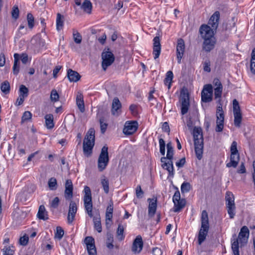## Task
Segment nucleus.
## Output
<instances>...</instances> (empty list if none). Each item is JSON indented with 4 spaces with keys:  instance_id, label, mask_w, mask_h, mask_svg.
<instances>
[{
    "instance_id": "obj_29",
    "label": "nucleus",
    "mask_w": 255,
    "mask_h": 255,
    "mask_svg": "<svg viewBox=\"0 0 255 255\" xmlns=\"http://www.w3.org/2000/svg\"><path fill=\"white\" fill-rule=\"evenodd\" d=\"M174 208L173 211L174 212H179L180 210L185 206V200L183 199L178 200L177 201H174Z\"/></svg>"
},
{
    "instance_id": "obj_62",
    "label": "nucleus",
    "mask_w": 255,
    "mask_h": 255,
    "mask_svg": "<svg viewBox=\"0 0 255 255\" xmlns=\"http://www.w3.org/2000/svg\"><path fill=\"white\" fill-rule=\"evenodd\" d=\"M20 57L22 63L25 64L28 62V58L26 53H22L20 56L19 55Z\"/></svg>"
},
{
    "instance_id": "obj_22",
    "label": "nucleus",
    "mask_w": 255,
    "mask_h": 255,
    "mask_svg": "<svg viewBox=\"0 0 255 255\" xmlns=\"http://www.w3.org/2000/svg\"><path fill=\"white\" fill-rule=\"evenodd\" d=\"M194 146L196 156L199 160H201L203 156V141H202V140L199 141L196 139V141H194Z\"/></svg>"
},
{
    "instance_id": "obj_1",
    "label": "nucleus",
    "mask_w": 255,
    "mask_h": 255,
    "mask_svg": "<svg viewBox=\"0 0 255 255\" xmlns=\"http://www.w3.org/2000/svg\"><path fill=\"white\" fill-rule=\"evenodd\" d=\"M199 31L204 39L203 49L207 52H210L214 48L216 43L214 31L208 25L203 24L200 26Z\"/></svg>"
},
{
    "instance_id": "obj_5",
    "label": "nucleus",
    "mask_w": 255,
    "mask_h": 255,
    "mask_svg": "<svg viewBox=\"0 0 255 255\" xmlns=\"http://www.w3.org/2000/svg\"><path fill=\"white\" fill-rule=\"evenodd\" d=\"M237 147V142L235 141H233L230 147V161L226 164V166L227 167H233L234 168H236L238 165L240 157Z\"/></svg>"
},
{
    "instance_id": "obj_43",
    "label": "nucleus",
    "mask_w": 255,
    "mask_h": 255,
    "mask_svg": "<svg viewBox=\"0 0 255 255\" xmlns=\"http://www.w3.org/2000/svg\"><path fill=\"white\" fill-rule=\"evenodd\" d=\"M48 185L51 190H55L57 188V182L55 178H50L48 182Z\"/></svg>"
},
{
    "instance_id": "obj_33",
    "label": "nucleus",
    "mask_w": 255,
    "mask_h": 255,
    "mask_svg": "<svg viewBox=\"0 0 255 255\" xmlns=\"http://www.w3.org/2000/svg\"><path fill=\"white\" fill-rule=\"evenodd\" d=\"M173 78V74L171 71H168L166 74V77L164 80V84L168 87L169 89L171 87V84Z\"/></svg>"
},
{
    "instance_id": "obj_52",
    "label": "nucleus",
    "mask_w": 255,
    "mask_h": 255,
    "mask_svg": "<svg viewBox=\"0 0 255 255\" xmlns=\"http://www.w3.org/2000/svg\"><path fill=\"white\" fill-rule=\"evenodd\" d=\"M73 39L75 42L77 44H80L82 41V36L77 31H74L73 33Z\"/></svg>"
},
{
    "instance_id": "obj_40",
    "label": "nucleus",
    "mask_w": 255,
    "mask_h": 255,
    "mask_svg": "<svg viewBox=\"0 0 255 255\" xmlns=\"http://www.w3.org/2000/svg\"><path fill=\"white\" fill-rule=\"evenodd\" d=\"M167 154L165 157L167 159H172L173 157V148L171 142L167 144Z\"/></svg>"
},
{
    "instance_id": "obj_31",
    "label": "nucleus",
    "mask_w": 255,
    "mask_h": 255,
    "mask_svg": "<svg viewBox=\"0 0 255 255\" xmlns=\"http://www.w3.org/2000/svg\"><path fill=\"white\" fill-rule=\"evenodd\" d=\"M14 57V64L12 67V71L14 75H17L19 70V66L18 65V61L19 59V54L18 53H15L13 55Z\"/></svg>"
},
{
    "instance_id": "obj_26",
    "label": "nucleus",
    "mask_w": 255,
    "mask_h": 255,
    "mask_svg": "<svg viewBox=\"0 0 255 255\" xmlns=\"http://www.w3.org/2000/svg\"><path fill=\"white\" fill-rule=\"evenodd\" d=\"M114 210V204L112 200H110L109 205L107 207L106 212V218L107 221H112Z\"/></svg>"
},
{
    "instance_id": "obj_19",
    "label": "nucleus",
    "mask_w": 255,
    "mask_h": 255,
    "mask_svg": "<svg viewBox=\"0 0 255 255\" xmlns=\"http://www.w3.org/2000/svg\"><path fill=\"white\" fill-rule=\"evenodd\" d=\"M153 55L155 59L158 58L161 52L160 40L158 36H155L153 38Z\"/></svg>"
},
{
    "instance_id": "obj_32",
    "label": "nucleus",
    "mask_w": 255,
    "mask_h": 255,
    "mask_svg": "<svg viewBox=\"0 0 255 255\" xmlns=\"http://www.w3.org/2000/svg\"><path fill=\"white\" fill-rule=\"evenodd\" d=\"M193 134L194 137V141H196V139L199 141L200 140L203 141L202 130L200 128L195 127L193 129Z\"/></svg>"
},
{
    "instance_id": "obj_7",
    "label": "nucleus",
    "mask_w": 255,
    "mask_h": 255,
    "mask_svg": "<svg viewBox=\"0 0 255 255\" xmlns=\"http://www.w3.org/2000/svg\"><path fill=\"white\" fill-rule=\"evenodd\" d=\"M226 204L227 208L228 213L231 219L234 218L235 215V204L234 202V196L230 191H227L226 194Z\"/></svg>"
},
{
    "instance_id": "obj_34",
    "label": "nucleus",
    "mask_w": 255,
    "mask_h": 255,
    "mask_svg": "<svg viewBox=\"0 0 255 255\" xmlns=\"http://www.w3.org/2000/svg\"><path fill=\"white\" fill-rule=\"evenodd\" d=\"M81 8L84 11L90 13L92 8L91 2L89 0H85L82 4H81Z\"/></svg>"
},
{
    "instance_id": "obj_8",
    "label": "nucleus",
    "mask_w": 255,
    "mask_h": 255,
    "mask_svg": "<svg viewBox=\"0 0 255 255\" xmlns=\"http://www.w3.org/2000/svg\"><path fill=\"white\" fill-rule=\"evenodd\" d=\"M102 67L104 71H106L107 68L111 66L115 61V56L113 53L109 51V49L107 51L104 50L102 53Z\"/></svg>"
},
{
    "instance_id": "obj_49",
    "label": "nucleus",
    "mask_w": 255,
    "mask_h": 255,
    "mask_svg": "<svg viewBox=\"0 0 255 255\" xmlns=\"http://www.w3.org/2000/svg\"><path fill=\"white\" fill-rule=\"evenodd\" d=\"M232 250L234 255H240L239 251V243L237 239H236L233 243Z\"/></svg>"
},
{
    "instance_id": "obj_42",
    "label": "nucleus",
    "mask_w": 255,
    "mask_h": 255,
    "mask_svg": "<svg viewBox=\"0 0 255 255\" xmlns=\"http://www.w3.org/2000/svg\"><path fill=\"white\" fill-rule=\"evenodd\" d=\"M234 123L235 126L237 128H240L242 121V116L241 113H236L235 114H234Z\"/></svg>"
},
{
    "instance_id": "obj_30",
    "label": "nucleus",
    "mask_w": 255,
    "mask_h": 255,
    "mask_svg": "<svg viewBox=\"0 0 255 255\" xmlns=\"http://www.w3.org/2000/svg\"><path fill=\"white\" fill-rule=\"evenodd\" d=\"M45 126L48 129H52L54 126L53 122V116L52 114H47L45 115Z\"/></svg>"
},
{
    "instance_id": "obj_39",
    "label": "nucleus",
    "mask_w": 255,
    "mask_h": 255,
    "mask_svg": "<svg viewBox=\"0 0 255 255\" xmlns=\"http://www.w3.org/2000/svg\"><path fill=\"white\" fill-rule=\"evenodd\" d=\"M250 70L251 72L255 75V48L253 49L252 52Z\"/></svg>"
},
{
    "instance_id": "obj_51",
    "label": "nucleus",
    "mask_w": 255,
    "mask_h": 255,
    "mask_svg": "<svg viewBox=\"0 0 255 255\" xmlns=\"http://www.w3.org/2000/svg\"><path fill=\"white\" fill-rule=\"evenodd\" d=\"M159 150L162 155H164L165 153V143L163 139L160 138L159 139Z\"/></svg>"
},
{
    "instance_id": "obj_16",
    "label": "nucleus",
    "mask_w": 255,
    "mask_h": 255,
    "mask_svg": "<svg viewBox=\"0 0 255 255\" xmlns=\"http://www.w3.org/2000/svg\"><path fill=\"white\" fill-rule=\"evenodd\" d=\"M185 43L183 39L180 38L177 41V44L176 46V55L178 60V63H181V59L182 58L185 52Z\"/></svg>"
},
{
    "instance_id": "obj_12",
    "label": "nucleus",
    "mask_w": 255,
    "mask_h": 255,
    "mask_svg": "<svg viewBox=\"0 0 255 255\" xmlns=\"http://www.w3.org/2000/svg\"><path fill=\"white\" fill-rule=\"evenodd\" d=\"M213 87L211 84L205 85L201 92L202 101L205 103H208L212 100Z\"/></svg>"
},
{
    "instance_id": "obj_57",
    "label": "nucleus",
    "mask_w": 255,
    "mask_h": 255,
    "mask_svg": "<svg viewBox=\"0 0 255 255\" xmlns=\"http://www.w3.org/2000/svg\"><path fill=\"white\" fill-rule=\"evenodd\" d=\"M203 69L205 71L210 72L211 71V62L209 59H206L203 62Z\"/></svg>"
},
{
    "instance_id": "obj_41",
    "label": "nucleus",
    "mask_w": 255,
    "mask_h": 255,
    "mask_svg": "<svg viewBox=\"0 0 255 255\" xmlns=\"http://www.w3.org/2000/svg\"><path fill=\"white\" fill-rule=\"evenodd\" d=\"M10 84L7 81H4L1 84L0 89L5 94H7L10 92Z\"/></svg>"
},
{
    "instance_id": "obj_46",
    "label": "nucleus",
    "mask_w": 255,
    "mask_h": 255,
    "mask_svg": "<svg viewBox=\"0 0 255 255\" xmlns=\"http://www.w3.org/2000/svg\"><path fill=\"white\" fill-rule=\"evenodd\" d=\"M50 100L52 102H56L59 100V96L55 89H52L50 93Z\"/></svg>"
},
{
    "instance_id": "obj_10",
    "label": "nucleus",
    "mask_w": 255,
    "mask_h": 255,
    "mask_svg": "<svg viewBox=\"0 0 255 255\" xmlns=\"http://www.w3.org/2000/svg\"><path fill=\"white\" fill-rule=\"evenodd\" d=\"M216 131L217 132H221L224 128V113L222 109V104H220L217 106L216 112Z\"/></svg>"
},
{
    "instance_id": "obj_35",
    "label": "nucleus",
    "mask_w": 255,
    "mask_h": 255,
    "mask_svg": "<svg viewBox=\"0 0 255 255\" xmlns=\"http://www.w3.org/2000/svg\"><path fill=\"white\" fill-rule=\"evenodd\" d=\"M101 184L103 188L104 192L107 194H108L109 192V180L105 176H103L101 179Z\"/></svg>"
},
{
    "instance_id": "obj_17",
    "label": "nucleus",
    "mask_w": 255,
    "mask_h": 255,
    "mask_svg": "<svg viewBox=\"0 0 255 255\" xmlns=\"http://www.w3.org/2000/svg\"><path fill=\"white\" fill-rule=\"evenodd\" d=\"M166 158L165 157H162L161 158V162L163 163L162 166L163 168L166 169L169 175L173 176L174 174V167L173 165L172 159H168V161H166Z\"/></svg>"
},
{
    "instance_id": "obj_48",
    "label": "nucleus",
    "mask_w": 255,
    "mask_h": 255,
    "mask_svg": "<svg viewBox=\"0 0 255 255\" xmlns=\"http://www.w3.org/2000/svg\"><path fill=\"white\" fill-rule=\"evenodd\" d=\"M28 95V89L25 86L21 85L20 86L19 90V95L23 96L26 98Z\"/></svg>"
},
{
    "instance_id": "obj_20",
    "label": "nucleus",
    "mask_w": 255,
    "mask_h": 255,
    "mask_svg": "<svg viewBox=\"0 0 255 255\" xmlns=\"http://www.w3.org/2000/svg\"><path fill=\"white\" fill-rule=\"evenodd\" d=\"M220 19V12L218 11L215 12L210 17L208 24L211 25V29L214 31L217 29Z\"/></svg>"
},
{
    "instance_id": "obj_11",
    "label": "nucleus",
    "mask_w": 255,
    "mask_h": 255,
    "mask_svg": "<svg viewBox=\"0 0 255 255\" xmlns=\"http://www.w3.org/2000/svg\"><path fill=\"white\" fill-rule=\"evenodd\" d=\"M180 102L181 103V113L182 115L186 114L190 106L189 96L187 92H181Z\"/></svg>"
},
{
    "instance_id": "obj_59",
    "label": "nucleus",
    "mask_w": 255,
    "mask_h": 255,
    "mask_svg": "<svg viewBox=\"0 0 255 255\" xmlns=\"http://www.w3.org/2000/svg\"><path fill=\"white\" fill-rule=\"evenodd\" d=\"M28 237L27 235H24L19 239V244L22 246H26L28 242Z\"/></svg>"
},
{
    "instance_id": "obj_50",
    "label": "nucleus",
    "mask_w": 255,
    "mask_h": 255,
    "mask_svg": "<svg viewBox=\"0 0 255 255\" xmlns=\"http://www.w3.org/2000/svg\"><path fill=\"white\" fill-rule=\"evenodd\" d=\"M233 114H235L241 113L240 107L238 101L236 99H234L233 102Z\"/></svg>"
},
{
    "instance_id": "obj_21",
    "label": "nucleus",
    "mask_w": 255,
    "mask_h": 255,
    "mask_svg": "<svg viewBox=\"0 0 255 255\" xmlns=\"http://www.w3.org/2000/svg\"><path fill=\"white\" fill-rule=\"evenodd\" d=\"M121 103L117 97L114 98L112 103L111 112L113 115L118 116L121 113Z\"/></svg>"
},
{
    "instance_id": "obj_36",
    "label": "nucleus",
    "mask_w": 255,
    "mask_h": 255,
    "mask_svg": "<svg viewBox=\"0 0 255 255\" xmlns=\"http://www.w3.org/2000/svg\"><path fill=\"white\" fill-rule=\"evenodd\" d=\"M222 90H223V87H216L214 89L215 99L217 100V102L219 104H221V96H222Z\"/></svg>"
},
{
    "instance_id": "obj_2",
    "label": "nucleus",
    "mask_w": 255,
    "mask_h": 255,
    "mask_svg": "<svg viewBox=\"0 0 255 255\" xmlns=\"http://www.w3.org/2000/svg\"><path fill=\"white\" fill-rule=\"evenodd\" d=\"M209 230V223L208 213L203 210L201 214V226L198 236V242L201 245L206 240Z\"/></svg>"
},
{
    "instance_id": "obj_14",
    "label": "nucleus",
    "mask_w": 255,
    "mask_h": 255,
    "mask_svg": "<svg viewBox=\"0 0 255 255\" xmlns=\"http://www.w3.org/2000/svg\"><path fill=\"white\" fill-rule=\"evenodd\" d=\"M84 241L87 246L89 255H97L94 238L92 237H87L85 238Z\"/></svg>"
},
{
    "instance_id": "obj_54",
    "label": "nucleus",
    "mask_w": 255,
    "mask_h": 255,
    "mask_svg": "<svg viewBox=\"0 0 255 255\" xmlns=\"http://www.w3.org/2000/svg\"><path fill=\"white\" fill-rule=\"evenodd\" d=\"M191 189V185L188 182H183L181 186V191L182 193L188 192Z\"/></svg>"
},
{
    "instance_id": "obj_55",
    "label": "nucleus",
    "mask_w": 255,
    "mask_h": 255,
    "mask_svg": "<svg viewBox=\"0 0 255 255\" xmlns=\"http://www.w3.org/2000/svg\"><path fill=\"white\" fill-rule=\"evenodd\" d=\"M32 118V114L29 111H25L21 117V122L24 123L30 120Z\"/></svg>"
},
{
    "instance_id": "obj_24",
    "label": "nucleus",
    "mask_w": 255,
    "mask_h": 255,
    "mask_svg": "<svg viewBox=\"0 0 255 255\" xmlns=\"http://www.w3.org/2000/svg\"><path fill=\"white\" fill-rule=\"evenodd\" d=\"M148 201H149L148 210V216L150 217H152L154 215L156 211L157 200L154 199H148Z\"/></svg>"
},
{
    "instance_id": "obj_28",
    "label": "nucleus",
    "mask_w": 255,
    "mask_h": 255,
    "mask_svg": "<svg viewBox=\"0 0 255 255\" xmlns=\"http://www.w3.org/2000/svg\"><path fill=\"white\" fill-rule=\"evenodd\" d=\"M76 104L80 112L81 113H84L85 110V105L83 100V96L81 93H79L77 95Z\"/></svg>"
},
{
    "instance_id": "obj_56",
    "label": "nucleus",
    "mask_w": 255,
    "mask_h": 255,
    "mask_svg": "<svg viewBox=\"0 0 255 255\" xmlns=\"http://www.w3.org/2000/svg\"><path fill=\"white\" fill-rule=\"evenodd\" d=\"M59 199L58 197H55L50 203V207L52 209L57 208L59 204Z\"/></svg>"
},
{
    "instance_id": "obj_6",
    "label": "nucleus",
    "mask_w": 255,
    "mask_h": 255,
    "mask_svg": "<svg viewBox=\"0 0 255 255\" xmlns=\"http://www.w3.org/2000/svg\"><path fill=\"white\" fill-rule=\"evenodd\" d=\"M109 161L108 147L106 145L102 147L98 160V167L100 171L106 168Z\"/></svg>"
},
{
    "instance_id": "obj_61",
    "label": "nucleus",
    "mask_w": 255,
    "mask_h": 255,
    "mask_svg": "<svg viewBox=\"0 0 255 255\" xmlns=\"http://www.w3.org/2000/svg\"><path fill=\"white\" fill-rule=\"evenodd\" d=\"M3 255H13L14 251L9 247H5L2 249Z\"/></svg>"
},
{
    "instance_id": "obj_44",
    "label": "nucleus",
    "mask_w": 255,
    "mask_h": 255,
    "mask_svg": "<svg viewBox=\"0 0 255 255\" xmlns=\"http://www.w3.org/2000/svg\"><path fill=\"white\" fill-rule=\"evenodd\" d=\"M63 16L59 13L57 14L56 18V28L58 30L62 29L63 26V21L62 20Z\"/></svg>"
},
{
    "instance_id": "obj_4",
    "label": "nucleus",
    "mask_w": 255,
    "mask_h": 255,
    "mask_svg": "<svg viewBox=\"0 0 255 255\" xmlns=\"http://www.w3.org/2000/svg\"><path fill=\"white\" fill-rule=\"evenodd\" d=\"M84 196L83 201L84 208L88 216L92 218L93 217L92 213L93 203L90 188L88 186H85L84 187Z\"/></svg>"
},
{
    "instance_id": "obj_60",
    "label": "nucleus",
    "mask_w": 255,
    "mask_h": 255,
    "mask_svg": "<svg viewBox=\"0 0 255 255\" xmlns=\"http://www.w3.org/2000/svg\"><path fill=\"white\" fill-rule=\"evenodd\" d=\"M136 196L137 198H140L142 197L143 195V192L141 189L140 185H137L136 188Z\"/></svg>"
},
{
    "instance_id": "obj_63",
    "label": "nucleus",
    "mask_w": 255,
    "mask_h": 255,
    "mask_svg": "<svg viewBox=\"0 0 255 255\" xmlns=\"http://www.w3.org/2000/svg\"><path fill=\"white\" fill-rule=\"evenodd\" d=\"M173 202L177 201L178 200H181L180 197V193L178 190H177L174 193L173 198Z\"/></svg>"
},
{
    "instance_id": "obj_15",
    "label": "nucleus",
    "mask_w": 255,
    "mask_h": 255,
    "mask_svg": "<svg viewBox=\"0 0 255 255\" xmlns=\"http://www.w3.org/2000/svg\"><path fill=\"white\" fill-rule=\"evenodd\" d=\"M77 211V207L76 203L71 201L69 204L67 216V222L68 224H70L74 221Z\"/></svg>"
},
{
    "instance_id": "obj_47",
    "label": "nucleus",
    "mask_w": 255,
    "mask_h": 255,
    "mask_svg": "<svg viewBox=\"0 0 255 255\" xmlns=\"http://www.w3.org/2000/svg\"><path fill=\"white\" fill-rule=\"evenodd\" d=\"M27 20L28 26L30 29H32L34 26V18L31 13L27 14Z\"/></svg>"
},
{
    "instance_id": "obj_23",
    "label": "nucleus",
    "mask_w": 255,
    "mask_h": 255,
    "mask_svg": "<svg viewBox=\"0 0 255 255\" xmlns=\"http://www.w3.org/2000/svg\"><path fill=\"white\" fill-rule=\"evenodd\" d=\"M143 247V242L141 237L138 236L134 240L132 247V251L134 253H139Z\"/></svg>"
},
{
    "instance_id": "obj_53",
    "label": "nucleus",
    "mask_w": 255,
    "mask_h": 255,
    "mask_svg": "<svg viewBox=\"0 0 255 255\" xmlns=\"http://www.w3.org/2000/svg\"><path fill=\"white\" fill-rule=\"evenodd\" d=\"M64 230L60 227L56 228V232L55 234V238L61 240L64 235Z\"/></svg>"
},
{
    "instance_id": "obj_3",
    "label": "nucleus",
    "mask_w": 255,
    "mask_h": 255,
    "mask_svg": "<svg viewBox=\"0 0 255 255\" xmlns=\"http://www.w3.org/2000/svg\"><path fill=\"white\" fill-rule=\"evenodd\" d=\"M95 129L93 128L89 129L83 141V152L87 156L92 153V149L95 144Z\"/></svg>"
},
{
    "instance_id": "obj_27",
    "label": "nucleus",
    "mask_w": 255,
    "mask_h": 255,
    "mask_svg": "<svg viewBox=\"0 0 255 255\" xmlns=\"http://www.w3.org/2000/svg\"><path fill=\"white\" fill-rule=\"evenodd\" d=\"M37 216L39 219L44 221L47 220L48 219L47 212L46 211L44 205H40L39 206Z\"/></svg>"
},
{
    "instance_id": "obj_64",
    "label": "nucleus",
    "mask_w": 255,
    "mask_h": 255,
    "mask_svg": "<svg viewBox=\"0 0 255 255\" xmlns=\"http://www.w3.org/2000/svg\"><path fill=\"white\" fill-rule=\"evenodd\" d=\"M186 162L185 158H182L179 161L176 162V165L178 168L182 167Z\"/></svg>"
},
{
    "instance_id": "obj_38",
    "label": "nucleus",
    "mask_w": 255,
    "mask_h": 255,
    "mask_svg": "<svg viewBox=\"0 0 255 255\" xmlns=\"http://www.w3.org/2000/svg\"><path fill=\"white\" fill-rule=\"evenodd\" d=\"M93 221L95 229L99 232L101 233L102 230L101 219L99 217H94Z\"/></svg>"
},
{
    "instance_id": "obj_18",
    "label": "nucleus",
    "mask_w": 255,
    "mask_h": 255,
    "mask_svg": "<svg viewBox=\"0 0 255 255\" xmlns=\"http://www.w3.org/2000/svg\"><path fill=\"white\" fill-rule=\"evenodd\" d=\"M65 189L64 191V197L66 200H70L73 198V183L70 179H67L65 182Z\"/></svg>"
},
{
    "instance_id": "obj_25",
    "label": "nucleus",
    "mask_w": 255,
    "mask_h": 255,
    "mask_svg": "<svg viewBox=\"0 0 255 255\" xmlns=\"http://www.w3.org/2000/svg\"><path fill=\"white\" fill-rule=\"evenodd\" d=\"M67 77L71 82H76L81 78L80 75L77 71L71 69L67 70Z\"/></svg>"
},
{
    "instance_id": "obj_45",
    "label": "nucleus",
    "mask_w": 255,
    "mask_h": 255,
    "mask_svg": "<svg viewBox=\"0 0 255 255\" xmlns=\"http://www.w3.org/2000/svg\"><path fill=\"white\" fill-rule=\"evenodd\" d=\"M99 122L100 124L101 131L102 133L104 134L107 128L108 124L104 118H100Z\"/></svg>"
},
{
    "instance_id": "obj_58",
    "label": "nucleus",
    "mask_w": 255,
    "mask_h": 255,
    "mask_svg": "<svg viewBox=\"0 0 255 255\" xmlns=\"http://www.w3.org/2000/svg\"><path fill=\"white\" fill-rule=\"evenodd\" d=\"M19 9L17 6H14L11 11V15L13 18L16 19L19 16Z\"/></svg>"
},
{
    "instance_id": "obj_13",
    "label": "nucleus",
    "mask_w": 255,
    "mask_h": 255,
    "mask_svg": "<svg viewBox=\"0 0 255 255\" xmlns=\"http://www.w3.org/2000/svg\"><path fill=\"white\" fill-rule=\"evenodd\" d=\"M138 124L136 121H127L125 124L123 132L126 135L134 133L137 129Z\"/></svg>"
},
{
    "instance_id": "obj_37",
    "label": "nucleus",
    "mask_w": 255,
    "mask_h": 255,
    "mask_svg": "<svg viewBox=\"0 0 255 255\" xmlns=\"http://www.w3.org/2000/svg\"><path fill=\"white\" fill-rule=\"evenodd\" d=\"M125 228L122 224H119L117 230V237L119 241H123L125 237L124 235Z\"/></svg>"
},
{
    "instance_id": "obj_9",
    "label": "nucleus",
    "mask_w": 255,
    "mask_h": 255,
    "mask_svg": "<svg viewBox=\"0 0 255 255\" xmlns=\"http://www.w3.org/2000/svg\"><path fill=\"white\" fill-rule=\"evenodd\" d=\"M249 236V230L247 226H243L239 234L238 238H236V235H233V238H235L232 240V244L236 239L238 241L239 244H240L241 247L244 246L247 243Z\"/></svg>"
}]
</instances>
